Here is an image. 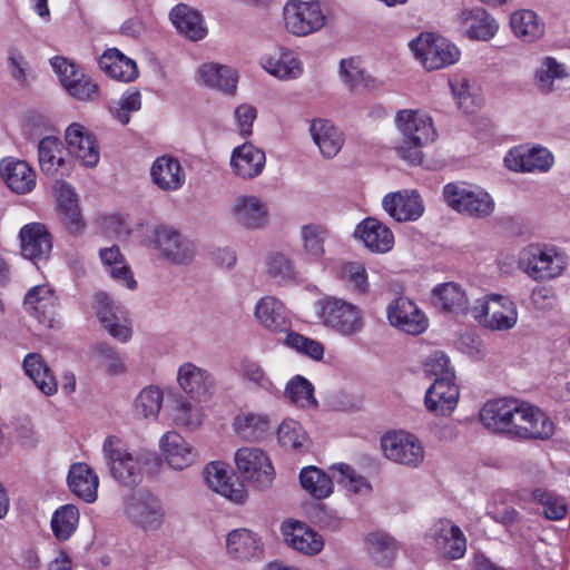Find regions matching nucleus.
Returning <instances> with one entry per match:
<instances>
[{
    "mask_svg": "<svg viewBox=\"0 0 570 570\" xmlns=\"http://www.w3.org/2000/svg\"><path fill=\"white\" fill-rule=\"evenodd\" d=\"M395 124L402 135V141L395 148L397 155L410 164H421L422 147L436 137L431 117L416 110L403 109L397 111Z\"/></svg>",
    "mask_w": 570,
    "mask_h": 570,
    "instance_id": "nucleus-1",
    "label": "nucleus"
},
{
    "mask_svg": "<svg viewBox=\"0 0 570 570\" xmlns=\"http://www.w3.org/2000/svg\"><path fill=\"white\" fill-rule=\"evenodd\" d=\"M102 453L111 476L125 487L138 485L144 479L145 462L140 454L131 453L122 441L114 435L102 444Z\"/></svg>",
    "mask_w": 570,
    "mask_h": 570,
    "instance_id": "nucleus-2",
    "label": "nucleus"
},
{
    "mask_svg": "<svg viewBox=\"0 0 570 570\" xmlns=\"http://www.w3.org/2000/svg\"><path fill=\"white\" fill-rule=\"evenodd\" d=\"M322 323L344 336H353L364 327L358 306L342 298L325 297L316 302Z\"/></svg>",
    "mask_w": 570,
    "mask_h": 570,
    "instance_id": "nucleus-3",
    "label": "nucleus"
},
{
    "mask_svg": "<svg viewBox=\"0 0 570 570\" xmlns=\"http://www.w3.org/2000/svg\"><path fill=\"white\" fill-rule=\"evenodd\" d=\"M444 202L453 210L474 218H484L494 210L493 198L482 189H471L459 183L443 187Z\"/></svg>",
    "mask_w": 570,
    "mask_h": 570,
    "instance_id": "nucleus-4",
    "label": "nucleus"
},
{
    "mask_svg": "<svg viewBox=\"0 0 570 570\" xmlns=\"http://www.w3.org/2000/svg\"><path fill=\"white\" fill-rule=\"evenodd\" d=\"M471 312L485 327L495 331L510 330L518 320L515 304L509 297L499 294L478 299Z\"/></svg>",
    "mask_w": 570,
    "mask_h": 570,
    "instance_id": "nucleus-5",
    "label": "nucleus"
},
{
    "mask_svg": "<svg viewBox=\"0 0 570 570\" xmlns=\"http://www.w3.org/2000/svg\"><path fill=\"white\" fill-rule=\"evenodd\" d=\"M410 48L424 68L436 70L454 63L460 56L459 49L442 37L422 33L410 42Z\"/></svg>",
    "mask_w": 570,
    "mask_h": 570,
    "instance_id": "nucleus-6",
    "label": "nucleus"
},
{
    "mask_svg": "<svg viewBox=\"0 0 570 570\" xmlns=\"http://www.w3.org/2000/svg\"><path fill=\"white\" fill-rule=\"evenodd\" d=\"M519 266L531 278L542 281L559 276L564 269V261L554 248L529 245L520 253Z\"/></svg>",
    "mask_w": 570,
    "mask_h": 570,
    "instance_id": "nucleus-7",
    "label": "nucleus"
},
{
    "mask_svg": "<svg viewBox=\"0 0 570 570\" xmlns=\"http://www.w3.org/2000/svg\"><path fill=\"white\" fill-rule=\"evenodd\" d=\"M125 514L131 523L145 530L159 528L165 518L160 500L145 489L128 495L125 501Z\"/></svg>",
    "mask_w": 570,
    "mask_h": 570,
    "instance_id": "nucleus-8",
    "label": "nucleus"
},
{
    "mask_svg": "<svg viewBox=\"0 0 570 570\" xmlns=\"http://www.w3.org/2000/svg\"><path fill=\"white\" fill-rule=\"evenodd\" d=\"M553 434V423L540 409L520 403L515 409L510 436L520 440H547Z\"/></svg>",
    "mask_w": 570,
    "mask_h": 570,
    "instance_id": "nucleus-9",
    "label": "nucleus"
},
{
    "mask_svg": "<svg viewBox=\"0 0 570 570\" xmlns=\"http://www.w3.org/2000/svg\"><path fill=\"white\" fill-rule=\"evenodd\" d=\"M235 462L243 478L258 490L268 489L275 471L269 458L257 448H242L235 453Z\"/></svg>",
    "mask_w": 570,
    "mask_h": 570,
    "instance_id": "nucleus-10",
    "label": "nucleus"
},
{
    "mask_svg": "<svg viewBox=\"0 0 570 570\" xmlns=\"http://www.w3.org/2000/svg\"><path fill=\"white\" fill-rule=\"evenodd\" d=\"M283 16L286 30L301 37L320 30L325 23V16L316 1L289 0Z\"/></svg>",
    "mask_w": 570,
    "mask_h": 570,
    "instance_id": "nucleus-11",
    "label": "nucleus"
},
{
    "mask_svg": "<svg viewBox=\"0 0 570 570\" xmlns=\"http://www.w3.org/2000/svg\"><path fill=\"white\" fill-rule=\"evenodd\" d=\"M59 80L70 96L80 101H95L99 99L100 91L97 82L85 75L79 68L63 57L50 60Z\"/></svg>",
    "mask_w": 570,
    "mask_h": 570,
    "instance_id": "nucleus-12",
    "label": "nucleus"
},
{
    "mask_svg": "<svg viewBox=\"0 0 570 570\" xmlns=\"http://www.w3.org/2000/svg\"><path fill=\"white\" fill-rule=\"evenodd\" d=\"M381 443L384 455L395 463L417 468L424 460V448L414 434L403 431L387 433Z\"/></svg>",
    "mask_w": 570,
    "mask_h": 570,
    "instance_id": "nucleus-13",
    "label": "nucleus"
},
{
    "mask_svg": "<svg viewBox=\"0 0 570 570\" xmlns=\"http://www.w3.org/2000/svg\"><path fill=\"white\" fill-rule=\"evenodd\" d=\"M150 243L161 256L174 264H188L194 257L191 243L169 226H156L149 236Z\"/></svg>",
    "mask_w": 570,
    "mask_h": 570,
    "instance_id": "nucleus-14",
    "label": "nucleus"
},
{
    "mask_svg": "<svg viewBox=\"0 0 570 570\" xmlns=\"http://www.w3.org/2000/svg\"><path fill=\"white\" fill-rule=\"evenodd\" d=\"M52 188L60 223L71 235H80L86 227V222L81 215L75 189L63 180H56Z\"/></svg>",
    "mask_w": 570,
    "mask_h": 570,
    "instance_id": "nucleus-15",
    "label": "nucleus"
},
{
    "mask_svg": "<svg viewBox=\"0 0 570 570\" xmlns=\"http://www.w3.org/2000/svg\"><path fill=\"white\" fill-rule=\"evenodd\" d=\"M455 377L435 379L428 389L424 405L434 415L449 416L456 407L460 389L454 383Z\"/></svg>",
    "mask_w": 570,
    "mask_h": 570,
    "instance_id": "nucleus-16",
    "label": "nucleus"
},
{
    "mask_svg": "<svg viewBox=\"0 0 570 570\" xmlns=\"http://www.w3.org/2000/svg\"><path fill=\"white\" fill-rule=\"evenodd\" d=\"M387 318L391 325L412 335L421 334L428 327L424 314L407 297H399L389 305Z\"/></svg>",
    "mask_w": 570,
    "mask_h": 570,
    "instance_id": "nucleus-17",
    "label": "nucleus"
},
{
    "mask_svg": "<svg viewBox=\"0 0 570 570\" xmlns=\"http://www.w3.org/2000/svg\"><path fill=\"white\" fill-rule=\"evenodd\" d=\"M233 219L248 229L263 228L268 220L266 205L254 195L237 196L230 207Z\"/></svg>",
    "mask_w": 570,
    "mask_h": 570,
    "instance_id": "nucleus-18",
    "label": "nucleus"
},
{
    "mask_svg": "<svg viewBox=\"0 0 570 570\" xmlns=\"http://www.w3.org/2000/svg\"><path fill=\"white\" fill-rule=\"evenodd\" d=\"M515 409H518V400L488 401L480 411V420L488 430L510 435Z\"/></svg>",
    "mask_w": 570,
    "mask_h": 570,
    "instance_id": "nucleus-19",
    "label": "nucleus"
},
{
    "mask_svg": "<svg viewBox=\"0 0 570 570\" xmlns=\"http://www.w3.org/2000/svg\"><path fill=\"white\" fill-rule=\"evenodd\" d=\"M23 305L41 324L52 326L59 302L55 291L49 285H38L30 288L24 297Z\"/></svg>",
    "mask_w": 570,
    "mask_h": 570,
    "instance_id": "nucleus-20",
    "label": "nucleus"
},
{
    "mask_svg": "<svg viewBox=\"0 0 570 570\" xmlns=\"http://www.w3.org/2000/svg\"><path fill=\"white\" fill-rule=\"evenodd\" d=\"M19 237L22 255L31 261L47 259L52 250V237L41 223L24 225Z\"/></svg>",
    "mask_w": 570,
    "mask_h": 570,
    "instance_id": "nucleus-21",
    "label": "nucleus"
},
{
    "mask_svg": "<svg viewBox=\"0 0 570 570\" xmlns=\"http://www.w3.org/2000/svg\"><path fill=\"white\" fill-rule=\"evenodd\" d=\"M458 22L470 39L482 41L493 38L499 29L495 19L480 7L462 10L458 14Z\"/></svg>",
    "mask_w": 570,
    "mask_h": 570,
    "instance_id": "nucleus-22",
    "label": "nucleus"
},
{
    "mask_svg": "<svg viewBox=\"0 0 570 570\" xmlns=\"http://www.w3.org/2000/svg\"><path fill=\"white\" fill-rule=\"evenodd\" d=\"M177 380L180 387L194 400L206 401L213 394V376L191 363L179 367Z\"/></svg>",
    "mask_w": 570,
    "mask_h": 570,
    "instance_id": "nucleus-23",
    "label": "nucleus"
},
{
    "mask_svg": "<svg viewBox=\"0 0 570 570\" xmlns=\"http://www.w3.org/2000/svg\"><path fill=\"white\" fill-rule=\"evenodd\" d=\"M66 142L70 154L80 159L87 167H94L99 161V148L95 136L85 130L79 124H71L66 130Z\"/></svg>",
    "mask_w": 570,
    "mask_h": 570,
    "instance_id": "nucleus-24",
    "label": "nucleus"
},
{
    "mask_svg": "<svg viewBox=\"0 0 570 570\" xmlns=\"http://www.w3.org/2000/svg\"><path fill=\"white\" fill-rule=\"evenodd\" d=\"M553 163L550 151L542 147H533L527 150L513 149L504 157L505 166L515 171H547Z\"/></svg>",
    "mask_w": 570,
    "mask_h": 570,
    "instance_id": "nucleus-25",
    "label": "nucleus"
},
{
    "mask_svg": "<svg viewBox=\"0 0 570 570\" xmlns=\"http://www.w3.org/2000/svg\"><path fill=\"white\" fill-rule=\"evenodd\" d=\"M265 163V153L250 142L236 147L230 156L233 171L244 179L257 177L263 171Z\"/></svg>",
    "mask_w": 570,
    "mask_h": 570,
    "instance_id": "nucleus-26",
    "label": "nucleus"
},
{
    "mask_svg": "<svg viewBox=\"0 0 570 570\" xmlns=\"http://www.w3.org/2000/svg\"><path fill=\"white\" fill-rule=\"evenodd\" d=\"M204 479L207 485L215 492L222 494L235 503H243L246 500V491L243 483H232L227 470L220 462H210L204 469Z\"/></svg>",
    "mask_w": 570,
    "mask_h": 570,
    "instance_id": "nucleus-27",
    "label": "nucleus"
},
{
    "mask_svg": "<svg viewBox=\"0 0 570 570\" xmlns=\"http://www.w3.org/2000/svg\"><path fill=\"white\" fill-rule=\"evenodd\" d=\"M384 210L397 222H410L420 218L424 212L423 204L416 191L391 193L382 202Z\"/></svg>",
    "mask_w": 570,
    "mask_h": 570,
    "instance_id": "nucleus-28",
    "label": "nucleus"
},
{
    "mask_svg": "<svg viewBox=\"0 0 570 570\" xmlns=\"http://www.w3.org/2000/svg\"><path fill=\"white\" fill-rule=\"evenodd\" d=\"M354 236L362 239L368 249L376 253H387L394 245L391 229L374 217L362 220L356 226Z\"/></svg>",
    "mask_w": 570,
    "mask_h": 570,
    "instance_id": "nucleus-29",
    "label": "nucleus"
},
{
    "mask_svg": "<svg viewBox=\"0 0 570 570\" xmlns=\"http://www.w3.org/2000/svg\"><path fill=\"white\" fill-rule=\"evenodd\" d=\"M0 174L7 186L17 194H28L36 186V174L24 160L2 159Z\"/></svg>",
    "mask_w": 570,
    "mask_h": 570,
    "instance_id": "nucleus-30",
    "label": "nucleus"
},
{
    "mask_svg": "<svg viewBox=\"0 0 570 570\" xmlns=\"http://www.w3.org/2000/svg\"><path fill=\"white\" fill-rule=\"evenodd\" d=\"M96 299V314L105 330L115 338L126 342L131 336V330L120 324L122 311L106 293H98Z\"/></svg>",
    "mask_w": 570,
    "mask_h": 570,
    "instance_id": "nucleus-31",
    "label": "nucleus"
},
{
    "mask_svg": "<svg viewBox=\"0 0 570 570\" xmlns=\"http://www.w3.org/2000/svg\"><path fill=\"white\" fill-rule=\"evenodd\" d=\"M150 176L154 184L163 190L179 189L186 178L185 170L179 160L166 155L156 158L150 168Z\"/></svg>",
    "mask_w": 570,
    "mask_h": 570,
    "instance_id": "nucleus-32",
    "label": "nucleus"
},
{
    "mask_svg": "<svg viewBox=\"0 0 570 570\" xmlns=\"http://www.w3.org/2000/svg\"><path fill=\"white\" fill-rule=\"evenodd\" d=\"M282 533L289 547L305 554H316L324 547L318 533L297 521L285 522L282 525Z\"/></svg>",
    "mask_w": 570,
    "mask_h": 570,
    "instance_id": "nucleus-33",
    "label": "nucleus"
},
{
    "mask_svg": "<svg viewBox=\"0 0 570 570\" xmlns=\"http://www.w3.org/2000/svg\"><path fill=\"white\" fill-rule=\"evenodd\" d=\"M68 487L70 491L87 503L97 500V490L99 485L98 475L86 463H73L68 473Z\"/></svg>",
    "mask_w": 570,
    "mask_h": 570,
    "instance_id": "nucleus-34",
    "label": "nucleus"
},
{
    "mask_svg": "<svg viewBox=\"0 0 570 570\" xmlns=\"http://www.w3.org/2000/svg\"><path fill=\"white\" fill-rule=\"evenodd\" d=\"M160 449L168 465L175 470L189 466L196 458L193 446L175 431L163 435Z\"/></svg>",
    "mask_w": 570,
    "mask_h": 570,
    "instance_id": "nucleus-35",
    "label": "nucleus"
},
{
    "mask_svg": "<svg viewBox=\"0 0 570 570\" xmlns=\"http://www.w3.org/2000/svg\"><path fill=\"white\" fill-rule=\"evenodd\" d=\"M434 541L438 550L450 560L462 558L466 551V539L463 532L450 521L440 522L434 532Z\"/></svg>",
    "mask_w": 570,
    "mask_h": 570,
    "instance_id": "nucleus-36",
    "label": "nucleus"
},
{
    "mask_svg": "<svg viewBox=\"0 0 570 570\" xmlns=\"http://www.w3.org/2000/svg\"><path fill=\"white\" fill-rule=\"evenodd\" d=\"M169 17L177 31L191 41L202 40L207 35L203 16L185 3L174 7Z\"/></svg>",
    "mask_w": 570,
    "mask_h": 570,
    "instance_id": "nucleus-37",
    "label": "nucleus"
},
{
    "mask_svg": "<svg viewBox=\"0 0 570 570\" xmlns=\"http://www.w3.org/2000/svg\"><path fill=\"white\" fill-rule=\"evenodd\" d=\"M255 316L265 328L272 332H286L291 327L284 304L272 296H265L257 302Z\"/></svg>",
    "mask_w": 570,
    "mask_h": 570,
    "instance_id": "nucleus-38",
    "label": "nucleus"
},
{
    "mask_svg": "<svg viewBox=\"0 0 570 570\" xmlns=\"http://www.w3.org/2000/svg\"><path fill=\"white\" fill-rule=\"evenodd\" d=\"M432 304L440 311L453 314L468 312V297L462 287L454 282L439 284L432 289Z\"/></svg>",
    "mask_w": 570,
    "mask_h": 570,
    "instance_id": "nucleus-39",
    "label": "nucleus"
},
{
    "mask_svg": "<svg viewBox=\"0 0 570 570\" xmlns=\"http://www.w3.org/2000/svg\"><path fill=\"white\" fill-rule=\"evenodd\" d=\"M65 148L60 139L47 136L38 145L39 166L47 176H56L59 170L61 175L69 170L65 159Z\"/></svg>",
    "mask_w": 570,
    "mask_h": 570,
    "instance_id": "nucleus-40",
    "label": "nucleus"
},
{
    "mask_svg": "<svg viewBox=\"0 0 570 570\" xmlns=\"http://www.w3.org/2000/svg\"><path fill=\"white\" fill-rule=\"evenodd\" d=\"M100 69L110 78L129 82L138 77L136 62L118 49H107L99 58Z\"/></svg>",
    "mask_w": 570,
    "mask_h": 570,
    "instance_id": "nucleus-41",
    "label": "nucleus"
},
{
    "mask_svg": "<svg viewBox=\"0 0 570 570\" xmlns=\"http://www.w3.org/2000/svg\"><path fill=\"white\" fill-rule=\"evenodd\" d=\"M311 136L326 158H333L343 146V134L327 119H314L309 127Z\"/></svg>",
    "mask_w": 570,
    "mask_h": 570,
    "instance_id": "nucleus-42",
    "label": "nucleus"
},
{
    "mask_svg": "<svg viewBox=\"0 0 570 570\" xmlns=\"http://www.w3.org/2000/svg\"><path fill=\"white\" fill-rule=\"evenodd\" d=\"M510 26L515 37L523 42H534L544 35V23L529 9L514 11L510 18Z\"/></svg>",
    "mask_w": 570,
    "mask_h": 570,
    "instance_id": "nucleus-43",
    "label": "nucleus"
},
{
    "mask_svg": "<svg viewBox=\"0 0 570 570\" xmlns=\"http://www.w3.org/2000/svg\"><path fill=\"white\" fill-rule=\"evenodd\" d=\"M262 66L268 73L282 80L295 79L303 71L294 52L284 49L275 55L264 57Z\"/></svg>",
    "mask_w": 570,
    "mask_h": 570,
    "instance_id": "nucleus-44",
    "label": "nucleus"
},
{
    "mask_svg": "<svg viewBox=\"0 0 570 570\" xmlns=\"http://www.w3.org/2000/svg\"><path fill=\"white\" fill-rule=\"evenodd\" d=\"M365 542L367 552L376 564L383 568L392 566L399 549L394 538L385 532L377 531L370 533Z\"/></svg>",
    "mask_w": 570,
    "mask_h": 570,
    "instance_id": "nucleus-45",
    "label": "nucleus"
},
{
    "mask_svg": "<svg viewBox=\"0 0 570 570\" xmlns=\"http://www.w3.org/2000/svg\"><path fill=\"white\" fill-rule=\"evenodd\" d=\"M23 368L45 395L50 396L57 392L56 379L39 354H28L23 360Z\"/></svg>",
    "mask_w": 570,
    "mask_h": 570,
    "instance_id": "nucleus-46",
    "label": "nucleus"
},
{
    "mask_svg": "<svg viewBox=\"0 0 570 570\" xmlns=\"http://www.w3.org/2000/svg\"><path fill=\"white\" fill-rule=\"evenodd\" d=\"M198 73L203 82L224 92H233L236 88L237 76L235 71L226 66L217 63H204Z\"/></svg>",
    "mask_w": 570,
    "mask_h": 570,
    "instance_id": "nucleus-47",
    "label": "nucleus"
},
{
    "mask_svg": "<svg viewBox=\"0 0 570 570\" xmlns=\"http://www.w3.org/2000/svg\"><path fill=\"white\" fill-rule=\"evenodd\" d=\"M99 256L102 264L108 267L109 274L112 278L124 282L129 289H135L137 287V282L134 278L130 267L126 264L118 246L114 245L108 248H101L99 250Z\"/></svg>",
    "mask_w": 570,
    "mask_h": 570,
    "instance_id": "nucleus-48",
    "label": "nucleus"
},
{
    "mask_svg": "<svg viewBox=\"0 0 570 570\" xmlns=\"http://www.w3.org/2000/svg\"><path fill=\"white\" fill-rule=\"evenodd\" d=\"M226 547L229 556L237 560L256 557L259 550L255 534L246 529H236L228 533Z\"/></svg>",
    "mask_w": 570,
    "mask_h": 570,
    "instance_id": "nucleus-49",
    "label": "nucleus"
},
{
    "mask_svg": "<svg viewBox=\"0 0 570 570\" xmlns=\"http://www.w3.org/2000/svg\"><path fill=\"white\" fill-rule=\"evenodd\" d=\"M277 439L286 450L305 452L309 449L311 440L299 422L288 419L284 420L278 430Z\"/></svg>",
    "mask_w": 570,
    "mask_h": 570,
    "instance_id": "nucleus-50",
    "label": "nucleus"
},
{
    "mask_svg": "<svg viewBox=\"0 0 570 570\" xmlns=\"http://www.w3.org/2000/svg\"><path fill=\"white\" fill-rule=\"evenodd\" d=\"M299 482L305 491L316 499H324L333 492L332 479L321 469L309 465L299 473Z\"/></svg>",
    "mask_w": 570,
    "mask_h": 570,
    "instance_id": "nucleus-51",
    "label": "nucleus"
},
{
    "mask_svg": "<svg viewBox=\"0 0 570 570\" xmlns=\"http://www.w3.org/2000/svg\"><path fill=\"white\" fill-rule=\"evenodd\" d=\"M234 426L237 434L248 441H258L271 430L268 419L258 414L238 415L235 419Z\"/></svg>",
    "mask_w": 570,
    "mask_h": 570,
    "instance_id": "nucleus-52",
    "label": "nucleus"
},
{
    "mask_svg": "<svg viewBox=\"0 0 570 570\" xmlns=\"http://www.w3.org/2000/svg\"><path fill=\"white\" fill-rule=\"evenodd\" d=\"M564 78H567L564 66L552 57L543 58L534 75L535 86L543 94L551 92L554 89V81Z\"/></svg>",
    "mask_w": 570,
    "mask_h": 570,
    "instance_id": "nucleus-53",
    "label": "nucleus"
},
{
    "mask_svg": "<svg viewBox=\"0 0 570 570\" xmlns=\"http://www.w3.org/2000/svg\"><path fill=\"white\" fill-rule=\"evenodd\" d=\"M79 521V511L73 504H66L58 509L51 519V529L55 537L65 541L76 531Z\"/></svg>",
    "mask_w": 570,
    "mask_h": 570,
    "instance_id": "nucleus-54",
    "label": "nucleus"
},
{
    "mask_svg": "<svg viewBox=\"0 0 570 570\" xmlns=\"http://www.w3.org/2000/svg\"><path fill=\"white\" fill-rule=\"evenodd\" d=\"M340 76L351 91L358 88L371 89L375 87V80L365 73L354 58L341 60Z\"/></svg>",
    "mask_w": 570,
    "mask_h": 570,
    "instance_id": "nucleus-55",
    "label": "nucleus"
},
{
    "mask_svg": "<svg viewBox=\"0 0 570 570\" xmlns=\"http://www.w3.org/2000/svg\"><path fill=\"white\" fill-rule=\"evenodd\" d=\"M285 397L301 407H315L314 386L302 375H296L286 385Z\"/></svg>",
    "mask_w": 570,
    "mask_h": 570,
    "instance_id": "nucleus-56",
    "label": "nucleus"
},
{
    "mask_svg": "<svg viewBox=\"0 0 570 570\" xmlns=\"http://www.w3.org/2000/svg\"><path fill=\"white\" fill-rule=\"evenodd\" d=\"M163 403V392L156 386H148L140 391L134 401L135 414L144 419H156Z\"/></svg>",
    "mask_w": 570,
    "mask_h": 570,
    "instance_id": "nucleus-57",
    "label": "nucleus"
},
{
    "mask_svg": "<svg viewBox=\"0 0 570 570\" xmlns=\"http://www.w3.org/2000/svg\"><path fill=\"white\" fill-rule=\"evenodd\" d=\"M336 276L343 282L348 283L358 293H366L368 289L366 269L361 263H343L337 267Z\"/></svg>",
    "mask_w": 570,
    "mask_h": 570,
    "instance_id": "nucleus-58",
    "label": "nucleus"
},
{
    "mask_svg": "<svg viewBox=\"0 0 570 570\" xmlns=\"http://www.w3.org/2000/svg\"><path fill=\"white\" fill-rule=\"evenodd\" d=\"M533 499L543 507V514L550 520H560L567 514V504L563 499L543 489H535L532 492Z\"/></svg>",
    "mask_w": 570,
    "mask_h": 570,
    "instance_id": "nucleus-59",
    "label": "nucleus"
},
{
    "mask_svg": "<svg viewBox=\"0 0 570 570\" xmlns=\"http://www.w3.org/2000/svg\"><path fill=\"white\" fill-rule=\"evenodd\" d=\"M301 234L306 253L314 258L322 257L324 254L326 229L321 225L309 224L302 227Z\"/></svg>",
    "mask_w": 570,
    "mask_h": 570,
    "instance_id": "nucleus-60",
    "label": "nucleus"
},
{
    "mask_svg": "<svg viewBox=\"0 0 570 570\" xmlns=\"http://www.w3.org/2000/svg\"><path fill=\"white\" fill-rule=\"evenodd\" d=\"M337 470L340 476L337 482L355 494H363L371 491V484L366 478L358 475L348 464L340 463L333 466Z\"/></svg>",
    "mask_w": 570,
    "mask_h": 570,
    "instance_id": "nucleus-61",
    "label": "nucleus"
},
{
    "mask_svg": "<svg viewBox=\"0 0 570 570\" xmlns=\"http://www.w3.org/2000/svg\"><path fill=\"white\" fill-rule=\"evenodd\" d=\"M423 371L426 376L455 377L454 370L450 366V358L443 351H434L423 362Z\"/></svg>",
    "mask_w": 570,
    "mask_h": 570,
    "instance_id": "nucleus-62",
    "label": "nucleus"
},
{
    "mask_svg": "<svg viewBox=\"0 0 570 570\" xmlns=\"http://www.w3.org/2000/svg\"><path fill=\"white\" fill-rule=\"evenodd\" d=\"M285 343L313 360L320 361L323 358L324 346L318 341L291 332L287 334Z\"/></svg>",
    "mask_w": 570,
    "mask_h": 570,
    "instance_id": "nucleus-63",
    "label": "nucleus"
},
{
    "mask_svg": "<svg viewBox=\"0 0 570 570\" xmlns=\"http://www.w3.org/2000/svg\"><path fill=\"white\" fill-rule=\"evenodd\" d=\"M175 421L189 430L197 429L203 422V414L196 405L180 401L175 410Z\"/></svg>",
    "mask_w": 570,
    "mask_h": 570,
    "instance_id": "nucleus-64",
    "label": "nucleus"
}]
</instances>
